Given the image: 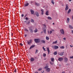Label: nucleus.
<instances>
[{"instance_id": "obj_16", "label": "nucleus", "mask_w": 73, "mask_h": 73, "mask_svg": "<svg viewBox=\"0 0 73 73\" xmlns=\"http://www.w3.org/2000/svg\"><path fill=\"white\" fill-rule=\"evenodd\" d=\"M69 21H70V19L69 18H67V23H69Z\"/></svg>"}, {"instance_id": "obj_51", "label": "nucleus", "mask_w": 73, "mask_h": 73, "mask_svg": "<svg viewBox=\"0 0 73 73\" xmlns=\"http://www.w3.org/2000/svg\"><path fill=\"white\" fill-rule=\"evenodd\" d=\"M59 66H60V67H61V65L60 64H59Z\"/></svg>"}, {"instance_id": "obj_14", "label": "nucleus", "mask_w": 73, "mask_h": 73, "mask_svg": "<svg viewBox=\"0 0 73 73\" xmlns=\"http://www.w3.org/2000/svg\"><path fill=\"white\" fill-rule=\"evenodd\" d=\"M34 60H35V59L33 58H31V62H33V61H34Z\"/></svg>"}, {"instance_id": "obj_26", "label": "nucleus", "mask_w": 73, "mask_h": 73, "mask_svg": "<svg viewBox=\"0 0 73 73\" xmlns=\"http://www.w3.org/2000/svg\"><path fill=\"white\" fill-rule=\"evenodd\" d=\"M29 4V3H27L26 4H25V7H27V6H28Z\"/></svg>"}, {"instance_id": "obj_22", "label": "nucleus", "mask_w": 73, "mask_h": 73, "mask_svg": "<svg viewBox=\"0 0 73 73\" xmlns=\"http://www.w3.org/2000/svg\"><path fill=\"white\" fill-rule=\"evenodd\" d=\"M35 5H36V6H38H38H40V4H39V3H35Z\"/></svg>"}, {"instance_id": "obj_41", "label": "nucleus", "mask_w": 73, "mask_h": 73, "mask_svg": "<svg viewBox=\"0 0 73 73\" xmlns=\"http://www.w3.org/2000/svg\"><path fill=\"white\" fill-rule=\"evenodd\" d=\"M70 58H73V56H70Z\"/></svg>"}, {"instance_id": "obj_24", "label": "nucleus", "mask_w": 73, "mask_h": 73, "mask_svg": "<svg viewBox=\"0 0 73 73\" xmlns=\"http://www.w3.org/2000/svg\"><path fill=\"white\" fill-rule=\"evenodd\" d=\"M57 40H56L54 42H52V44H57Z\"/></svg>"}, {"instance_id": "obj_35", "label": "nucleus", "mask_w": 73, "mask_h": 73, "mask_svg": "<svg viewBox=\"0 0 73 73\" xmlns=\"http://www.w3.org/2000/svg\"><path fill=\"white\" fill-rule=\"evenodd\" d=\"M38 71H41V70H42V68H40L38 69Z\"/></svg>"}, {"instance_id": "obj_52", "label": "nucleus", "mask_w": 73, "mask_h": 73, "mask_svg": "<svg viewBox=\"0 0 73 73\" xmlns=\"http://www.w3.org/2000/svg\"><path fill=\"white\" fill-rule=\"evenodd\" d=\"M11 35L12 36H13V33H11Z\"/></svg>"}, {"instance_id": "obj_61", "label": "nucleus", "mask_w": 73, "mask_h": 73, "mask_svg": "<svg viewBox=\"0 0 73 73\" xmlns=\"http://www.w3.org/2000/svg\"><path fill=\"white\" fill-rule=\"evenodd\" d=\"M48 33H49V31H48Z\"/></svg>"}, {"instance_id": "obj_53", "label": "nucleus", "mask_w": 73, "mask_h": 73, "mask_svg": "<svg viewBox=\"0 0 73 73\" xmlns=\"http://www.w3.org/2000/svg\"><path fill=\"white\" fill-rule=\"evenodd\" d=\"M27 36V35H25V37H26V36Z\"/></svg>"}, {"instance_id": "obj_64", "label": "nucleus", "mask_w": 73, "mask_h": 73, "mask_svg": "<svg viewBox=\"0 0 73 73\" xmlns=\"http://www.w3.org/2000/svg\"><path fill=\"white\" fill-rule=\"evenodd\" d=\"M1 58H0V61H1Z\"/></svg>"}, {"instance_id": "obj_46", "label": "nucleus", "mask_w": 73, "mask_h": 73, "mask_svg": "<svg viewBox=\"0 0 73 73\" xmlns=\"http://www.w3.org/2000/svg\"><path fill=\"white\" fill-rule=\"evenodd\" d=\"M21 16L22 17H24V14H22Z\"/></svg>"}, {"instance_id": "obj_10", "label": "nucleus", "mask_w": 73, "mask_h": 73, "mask_svg": "<svg viewBox=\"0 0 73 73\" xmlns=\"http://www.w3.org/2000/svg\"><path fill=\"white\" fill-rule=\"evenodd\" d=\"M28 44L30 45V44L32 43V40H29V41L27 42Z\"/></svg>"}, {"instance_id": "obj_58", "label": "nucleus", "mask_w": 73, "mask_h": 73, "mask_svg": "<svg viewBox=\"0 0 73 73\" xmlns=\"http://www.w3.org/2000/svg\"><path fill=\"white\" fill-rule=\"evenodd\" d=\"M53 25H54V23H52Z\"/></svg>"}, {"instance_id": "obj_43", "label": "nucleus", "mask_w": 73, "mask_h": 73, "mask_svg": "<svg viewBox=\"0 0 73 73\" xmlns=\"http://www.w3.org/2000/svg\"><path fill=\"white\" fill-rule=\"evenodd\" d=\"M52 33V31H50V35H51V33Z\"/></svg>"}, {"instance_id": "obj_5", "label": "nucleus", "mask_w": 73, "mask_h": 73, "mask_svg": "<svg viewBox=\"0 0 73 73\" xmlns=\"http://www.w3.org/2000/svg\"><path fill=\"white\" fill-rule=\"evenodd\" d=\"M64 62H67V61H68V58H67L65 57L64 58Z\"/></svg>"}, {"instance_id": "obj_31", "label": "nucleus", "mask_w": 73, "mask_h": 73, "mask_svg": "<svg viewBox=\"0 0 73 73\" xmlns=\"http://www.w3.org/2000/svg\"><path fill=\"white\" fill-rule=\"evenodd\" d=\"M48 67V66H46L44 67V69H47Z\"/></svg>"}, {"instance_id": "obj_30", "label": "nucleus", "mask_w": 73, "mask_h": 73, "mask_svg": "<svg viewBox=\"0 0 73 73\" xmlns=\"http://www.w3.org/2000/svg\"><path fill=\"white\" fill-rule=\"evenodd\" d=\"M31 23H34V20H33L32 19H31Z\"/></svg>"}, {"instance_id": "obj_45", "label": "nucleus", "mask_w": 73, "mask_h": 73, "mask_svg": "<svg viewBox=\"0 0 73 73\" xmlns=\"http://www.w3.org/2000/svg\"><path fill=\"white\" fill-rule=\"evenodd\" d=\"M20 45H21V46H23V44H22V43H21L20 44Z\"/></svg>"}, {"instance_id": "obj_8", "label": "nucleus", "mask_w": 73, "mask_h": 73, "mask_svg": "<svg viewBox=\"0 0 73 73\" xmlns=\"http://www.w3.org/2000/svg\"><path fill=\"white\" fill-rule=\"evenodd\" d=\"M63 58H59L58 59V61H62L63 60Z\"/></svg>"}, {"instance_id": "obj_3", "label": "nucleus", "mask_w": 73, "mask_h": 73, "mask_svg": "<svg viewBox=\"0 0 73 73\" xmlns=\"http://www.w3.org/2000/svg\"><path fill=\"white\" fill-rule=\"evenodd\" d=\"M43 29L44 33V34H46V28H45V27H43Z\"/></svg>"}, {"instance_id": "obj_21", "label": "nucleus", "mask_w": 73, "mask_h": 73, "mask_svg": "<svg viewBox=\"0 0 73 73\" xmlns=\"http://www.w3.org/2000/svg\"><path fill=\"white\" fill-rule=\"evenodd\" d=\"M41 42L42 43H43V44H45V41L44 40H41Z\"/></svg>"}, {"instance_id": "obj_57", "label": "nucleus", "mask_w": 73, "mask_h": 73, "mask_svg": "<svg viewBox=\"0 0 73 73\" xmlns=\"http://www.w3.org/2000/svg\"><path fill=\"white\" fill-rule=\"evenodd\" d=\"M72 33H73V30L72 31Z\"/></svg>"}, {"instance_id": "obj_50", "label": "nucleus", "mask_w": 73, "mask_h": 73, "mask_svg": "<svg viewBox=\"0 0 73 73\" xmlns=\"http://www.w3.org/2000/svg\"><path fill=\"white\" fill-rule=\"evenodd\" d=\"M41 33L42 34V33H43V31H42L41 32Z\"/></svg>"}, {"instance_id": "obj_33", "label": "nucleus", "mask_w": 73, "mask_h": 73, "mask_svg": "<svg viewBox=\"0 0 73 73\" xmlns=\"http://www.w3.org/2000/svg\"><path fill=\"white\" fill-rule=\"evenodd\" d=\"M34 32H35V33H36V32H37V29H36V30H34Z\"/></svg>"}, {"instance_id": "obj_44", "label": "nucleus", "mask_w": 73, "mask_h": 73, "mask_svg": "<svg viewBox=\"0 0 73 73\" xmlns=\"http://www.w3.org/2000/svg\"><path fill=\"white\" fill-rule=\"evenodd\" d=\"M25 19H26V20H29V19L27 17L25 18Z\"/></svg>"}, {"instance_id": "obj_1", "label": "nucleus", "mask_w": 73, "mask_h": 73, "mask_svg": "<svg viewBox=\"0 0 73 73\" xmlns=\"http://www.w3.org/2000/svg\"><path fill=\"white\" fill-rule=\"evenodd\" d=\"M34 41L36 43H39L40 42V40L38 38H35L34 39Z\"/></svg>"}, {"instance_id": "obj_17", "label": "nucleus", "mask_w": 73, "mask_h": 73, "mask_svg": "<svg viewBox=\"0 0 73 73\" xmlns=\"http://www.w3.org/2000/svg\"><path fill=\"white\" fill-rule=\"evenodd\" d=\"M41 15H44V10L43 9H42L41 10Z\"/></svg>"}, {"instance_id": "obj_2", "label": "nucleus", "mask_w": 73, "mask_h": 73, "mask_svg": "<svg viewBox=\"0 0 73 73\" xmlns=\"http://www.w3.org/2000/svg\"><path fill=\"white\" fill-rule=\"evenodd\" d=\"M29 31L31 33H33V27L32 26L29 27Z\"/></svg>"}, {"instance_id": "obj_38", "label": "nucleus", "mask_w": 73, "mask_h": 73, "mask_svg": "<svg viewBox=\"0 0 73 73\" xmlns=\"http://www.w3.org/2000/svg\"><path fill=\"white\" fill-rule=\"evenodd\" d=\"M66 65L67 66H69V65H70V64L69 63H67Z\"/></svg>"}, {"instance_id": "obj_55", "label": "nucleus", "mask_w": 73, "mask_h": 73, "mask_svg": "<svg viewBox=\"0 0 73 73\" xmlns=\"http://www.w3.org/2000/svg\"><path fill=\"white\" fill-rule=\"evenodd\" d=\"M62 73H65L64 72H63Z\"/></svg>"}, {"instance_id": "obj_20", "label": "nucleus", "mask_w": 73, "mask_h": 73, "mask_svg": "<svg viewBox=\"0 0 73 73\" xmlns=\"http://www.w3.org/2000/svg\"><path fill=\"white\" fill-rule=\"evenodd\" d=\"M71 12V9H69L68 12V14L70 13V12Z\"/></svg>"}, {"instance_id": "obj_36", "label": "nucleus", "mask_w": 73, "mask_h": 73, "mask_svg": "<svg viewBox=\"0 0 73 73\" xmlns=\"http://www.w3.org/2000/svg\"><path fill=\"white\" fill-rule=\"evenodd\" d=\"M53 1H51V3H52V4H53V5H54V2Z\"/></svg>"}, {"instance_id": "obj_12", "label": "nucleus", "mask_w": 73, "mask_h": 73, "mask_svg": "<svg viewBox=\"0 0 73 73\" xmlns=\"http://www.w3.org/2000/svg\"><path fill=\"white\" fill-rule=\"evenodd\" d=\"M47 49L48 52V54H49V53H50V50H49V48H47Z\"/></svg>"}, {"instance_id": "obj_32", "label": "nucleus", "mask_w": 73, "mask_h": 73, "mask_svg": "<svg viewBox=\"0 0 73 73\" xmlns=\"http://www.w3.org/2000/svg\"><path fill=\"white\" fill-rule=\"evenodd\" d=\"M54 58H52L51 59V61L53 62L54 61Z\"/></svg>"}, {"instance_id": "obj_29", "label": "nucleus", "mask_w": 73, "mask_h": 73, "mask_svg": "<svg viewBox=\"0 0 73 73\" xmlns=\"http://www.w3.org/2000/svg\"><path fill=\"white\" fill-rule=\"evenodd\" d=\"M60 48H61V49H64L65 48V47L64 46H61L60 47Z\"/></svg>"}, {"instance_id": "obj_34", "label": "nucleus", "mask_w": 73, "mask_h": 73, "mask_svg": "<svg viewBox=\"0 0 73 73\" xmlns=\"http://www.w3.org/2000/svg\"><path fill=\"white\" fill-rule=\"evenodd\" d=\"M38 52V50H36L35 52V54H36V53H37Z\"/></svg>"}, {"instance_id": "obj_60", "label": "nucleus", "mask_w": 73, "mask_h": 73, "mask_svg": "<svg viewBox=\"0 0 73 73\" xmlns=\"http://www.w3.org/2000/svg\"><path fill=\"white\" fill-rule=\"evenodd\" d=\"M29 23H30V22H29L28 23H27L28 24H29Z\"/></svg>"}, {"instance_id": "obj_42", "label": "nucleus", "mask_w": 73, "mask_h": 73, "mask_svg": "<svg viewBox=\"0 0 73 73\" xmlns=\"http://www.w3.org/2000/svg\"><path fill=\"white\" fill-rule=\"evenodd\" d=\"M50 62V63L51 64V65H53V64L52 62Z\"/></svg>"}, {"instance_id": "obj_40", "label": "nucleus", "mask_w": 73, "mask_h": 73, "mask_svg": "<svg viewBox=\"0 0 73 73\" xmlns=\"http://www.w3.org/2000/svg\"><path fill=\"white\" fill-rule=\"evenodd\" d=\"M25 31H27V32H28L29 31H28V29H25Z\"/></svg>"}, {"instance_id": "obj_47", "label": "nucleus", "mask_w": 73, "mask_h": 73, "mask_svg": "<svg viewBox=\"0 0 73 73\" xmlns=\"http://www.w3.org/2000/svg\"><path fill=\"white\" fill-rule=\"evenodd\" d=\"M63 39L64 40H66V38H64Z\"/></svg>"}, {"instance_id": "obj_62", "label": "nucleus", "mask_w": 73, "mask_h": 73, "mask_svg": "<svg viewBox=\"0 0 73 73\" xmlns=\"http://www.w3.org/2000/svg\"><path fill=\"white\" fill-rule=\"evenodd\" d=\"M26 22H27V21H24V23H26Z\"/></svg>"}, {"instance_id": "obj_25", "label": "nucleus", "mask_w": 73, "mask_h": 73, "mask_svg": "<svg viewBox=\"0 0 73 73\" xmlns=\"http://www.w3.org/2000/svg\"><path fill=\"white\" fill-rule=\"evenodd\" d=\"M48 12H49L48 11H47L46 12V15L47 16H48V15H49V14H48Z\"/></svg>"}, {"instance_id": "obj_6", "label": "nucleus", "mask_w": 73, "mask_h": 73, "mask_svg": "<svg viewBox=\"0 0 73 73\" xmlns=\"http://www.w3.org/2000/svg\"><path fill=\"white\" fill-rule=\"evenodd\" d=\"M35 14L37 17H39V13H38V12H36L35 13Z\"/></svg>"}, {"instance_id": "obj_56", "label": "nucleus", "mask_w": 73, "mask_h": 73, "mask_svg": "<svg viewBox=\"0 0 73 73\" xmlns=\"http://www.w3.org/2000/svg\"><path fill=\"white\" fill-rule=\"evenodd\" d=\"M72 19L73 20V15L72 16Z\"/></svg>"}, {"instance_id": "obj_18", "label": "nucleus", "mask_w": 73, "mask_h": 73, "mask_svg": "<svg viewBox=\"0 0 73 73\" xmlns=\"http://www.w3.org/2000/svg\"><path fill=\"white\" fill-rule=\"evenodd\" d=\"M69 28L70 29H73V27H72V26L70 25H69Z\"/></svg>"}, {"instance_id": "obj_9", "label": "nucleus", "mask_w": 73, "mask_h": 73, "mask_svg": "<svg viewBox=\"0 0 73 73\" xmlns=\"http://www.w3.org/2000/svg\"><path fill=\"white\" fill-rule=\"evenodd\" d=\"M68 9H69V7H68V5L67 4L66 5V7L65 9V11H67V10H68Z\"/></svg>"}, {"instance_id": "obj_37", "label": "nucleus", "mask_w": 73, "mask_h": 73, "mask_svg": "<svg viewBox=\"0 0 73 73\" xmlns=\"http://www.w3.org/2000/svg\"><path fill=\"white\" fill-rule=\"evenodd\" d=\"M42 48H43L44 50V51H46V50H45V48H44V47H42Z\"/></svg>"}, {"instance_id": "obj_49", "label": "nucleus", "mask_w": 73, "mask_h": 73, "mask_svg": "<svg viewBox=\"0 0 73 73\" xmlns=\"http://www.w3.org/2000/svg\"><path fill=\"white\" fill-rule=\"evenodd\" d=\"M70 47H71V48H72V47H73V46H72L71 45H70Z\"/></svg>"}, {"instance_id": "obj_27", "label": "nucleus", "mask_w": 73, "mask_h": 73, "mask_svg": "<svg viewBox=\"0 0 73 73\" xmlns=\"http://www.w3.org/2000/svg\"><path fill=\"white\" fill-rule=\"evenodd\" d=\"M54 55H56L57 54V51H56L54 52Z\"/></svg>"}, {"instance_id": "obj_28", "label": "nucleus", "mask_w": 73, "mask_h": 73, "mask_svg": "<svg viewBox=\"0 0 73 73\" xmlns=\"http://www.w3.org/2000/svg\"><path fill=\"white\" fill-rule=\"evenodd\" d=\"M46 40H49V37H48V36H46Z\"/></svg>"}, {"instance_id": "obj_7", "label": "nucleus", "mask_w": 73, "mask_h": 73, "mask_svg": "<svg viewBox=\"0 0 73 73\" xmlns=\"http://www.w3.org/2000/svg\"><path fill=\"white\" fill-rule=\"evenodd\" d=\"M50 70V68H48L46 70V72H49Z\"/></svg>"}, {"instance_id": "obj_15", "label": "nucleus", "mask_w": 73, "mask_h": 73, "mask_svg": "<svg viewBox=\"0 0 73 73\" xmlns=\"http://www.w3.org/2000/svg\"><path fill=\"white\" fill-rule=\"evenodd\" d=\"M31 12L32 15H33V13H35L34 12V11L32 9L31 10Z\"/></svg>"}, {"instance_id": "obj_48", "label": "nucleus", "mask_w": 73, "mask_h": 73, "mask_svg": "<svg viewBox=\"0 0 73 73\" xmlns=\"http://www.w3.org/2000/svg\"><path fill=\"white\" fill-rule=\"evenodd\" d=\"M15 72H16V69H15L14 70Z\"/></svg>"}, {"instance_id": "obj_13", "label": "nucleus", "mask_w": 73, "mask_h": 73, "mask_svg": "<svg viewBox=\"0 0 73 73\" xmlns=\"http://www.w3.org/2000/svg\"><path fill=\"white\" fill-rule=\"evenodd\" d=\"M64 52H63L61 53H60L59 54V55H60V56H63V55H64Z\"/></svg>"}, {"instance_id": "obj_19", "label": "nucleus", "mask_w": 73, "mask_h": 73, "mask_svg": "<svg viewBox=\"0 0 73 73\" xmlns=\"http://www.w3.org/2000/svg\"><path fill=\"white\" fill-rule=\"evenodd\" d=\"M58 46H55L54 47V49H58Z\"/></svg>"}, {"instance_id": "obj_63", "label": "nucleus", "mask_w": 73, "mask_h": 73, "mask_svg": "<svg viewBox=\"0 0 73 73\" xmlns=\"http://www.w3.org/2000/svg\"><path fill=\"white\" fill-rule=\"evenodd\" d=\"M44 72V71H43L42 72V73H43Z\"/></svg>"}, {"instance_id": "obj_11", "label": "nucleus", "mask_w": 73, "mask_h": 73, "mask_svg": "<svg viewBox=\"0 0 73 73\" xmlns=\"http://www.w3.org/2000/svg\"><path fill=\"white\" fill-rule=\"evenodd\" d=\"M35 46V45H32L30 47L29 49H31L32 48H34Z\"/></svg>"}, {"instance_id": "obj_4", "label": "nucleus", "mask_w": 73, "mask_h": 73, "mask_svg": "<svg viewBox=\"0 0 73 73\" xmlns=\"http://www.w3.org/2000/svg\"><path fill=\"white\" fill-rule=\"evenodd\" d=\"M61 33L62 34V35H64V30L63 29H61V30H60V31Z\"/></svg>"}, {"instance_id": "obj_54", "label": "nucleus", "mask_w": 73, "mask_h": 73, "mask_svg": "<svg viewBox=\"0 0 73 73\" xmlns=\"http://www.w3.org/2000/svg\"><path fill=\"white\" fill-rule=\"evenodd\" d=\"M27 16V15H25V16H24V17H26Z\"/></svg>"}, {"instance_id": "obj_23", "label": "nucleus", "mask_w": 73, "mask_h": 73, "mask_svg": "<svg viewBox=\"0 0 73 73\" xmlns=\"http://www.w3.org/2000/svg\"><path fill=\"white\" fill-rule=\"evenodd\" d=\"M47 18L48 20H51L52 19V18L50 17H48Z\"/></svg>"}, {"instance_id": "obj_59", "label": "nucleus", "mask_w": 73, "mask_h": 73, "mask_svg": "<svg viewBox=\"0 0 73 73\" xmlns=\"http://www.w3.org/2000/svg\"><path fill=\"white\" fill-rule=\"evenodd\" d=\"M69 1H72V0H69Z\"/></svg>"}, {"instance_id": "obj_39", "label": "nucleus", "mask_w": 73, "mask_h": 73, "mask_svg": "<svg viewBox=\"0 0 73 73\" xmlns=\"http://www.w3.org/2000/svg\"><path fill=\"white\" fill-rule=\"evenodd\" d=\"M44 57H45L46 56V54H44L43 55Z\"/></svg>"}]
</instances>
